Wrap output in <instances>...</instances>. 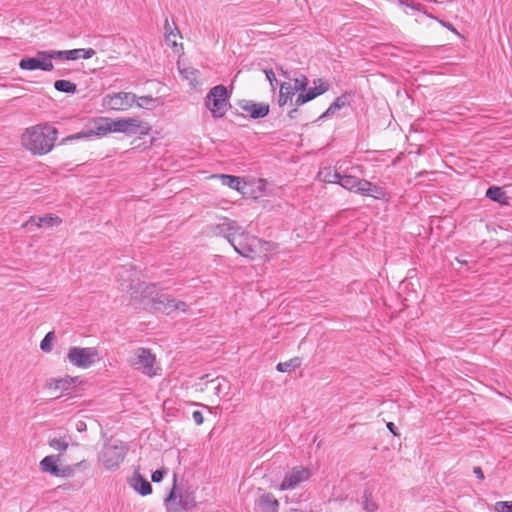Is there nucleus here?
I'll return each mask as SVG.
<instances>
[{
  "mask_svg": "<svg viewBox=\"0 0 512 512\" xmlns=\"http://www.w3.org/2000/svg\"><path fill=\"white\" fill-rule=\"evenodd\" d=\"M54 55L57 60L75 61L78 59H90L95 55V50L92 48H77L71 50H55Z\"/></svg>",
  "mask_w": 512,
  "mask_h": 512,
  "instance_id": "nucleus-16",
  "label": "nucleus"
},
{
  "mask_svg": "<svg viewBox=\"0 0 512 512\" xmlns=\"http://www.w3.org/2000/svg\"><path fill=\"white\" fill-rule=\"evenodd\" d=\"M174 300V298H170L168 295L160 294L152 299V307L154 310L164 314H171L173 307H175Z\"/></svg>",
  "mask_w": 512,
  "mask_h": 512,
  "instance_id": "nucleus-20",
  "label": "nucleus"
},
{
  "mask_svg": "<svg viewBox=\"0 0 512 512\" xmlns=\"http://www.w3.org/2000/svg\"><path fill=\"white\" fill-rule=\"evenodd\" d=\"M261 512H278L279 502L272 493H263L256 501Z\"/></svg>",
  "mask_w": 512,
  "mask_h": 512,
  "instance_id": "nucleus-19",
  "label": "nucleus"
},
{
  "mask_svg": "<svg viewBox=\"0 0 512 512\" xmlns=\"http://www.w3.org/2000/svg\"><path fill=\"white\" fill-rule=\"evenodd\" d=\"M372 493L369 489H365L362 495V507L366 512H375L378 509V505L372 501Z\"/></svg>",
  "mask_w": 512,
  "mask_h": 512,
  "instance_id": "nucleus-28",
  "label": "nucleus"
},
{
  "mask_svg": "<svg viewBox=\"0 0 512 512\" xmlns=\"http://www.w3.org/2000/svg\"><path fill=\"white\" fill-rule=\"evenodd\" d=\"M127 454V447L121 441H114L105 444L99 454V461L106 470L112 471L117 469L124 461Z\"/></svg>",
  "mask_w": 512,
  "mask_h": 512,
  "instance_id": "nucleus-2",
  "label": "nucleus"
},
{
  "mask_svg": "<svg viewBox=\"0 0 512 512\" xmlns=\"http://www.w3.org/2000/svg\"><path fill=\"white\" fill-rule=\"evenodd\" d=\"M457 261H458L460 264H467V261H466V260H463V259H460V258H457Z\"/></svg>",
  "mask_w": 512,
  "mask_h": 512,
  "instance_id": "nucleus-54",
  "label": "nucleus"
},
{
  "mask_svg": "<svg viewBox=\"0 0 512 512\" xmlns=\"http://www.w3.org/2000/svg\"><path fill=\"white\" fill-rule=\"evenodd\" d=\"M176 32H174L168 21L166 20V23H165V38H166V41L168 43H171L172 45L176 46V38L177 36L179 35V30L177 28H175Z\"/></svg>",
  "mask_w": 512,
  "mask_h": 512,
  "instance_id": "nucleus-35",
  "label": "nucleus"
},
{
  "mask_svg": "<svg viewBox=\"0 0 512 512\" xmlns=\"http://www.w3.org/2000/svg\"><path fill=\"white\" fill-rule=\"evenodd\" d=\"M242 230H244V228L236 221L224 218L222 222L215 226L214 234L223 236L229 243H231L232 238H236L240 233H242Z\"/></svg>",
  "mask_w": 512,
  "mask_h": 512,
  "instance_id": "nucleus-13",
  "label": "nucleus"
},
{
  "mask_svg": "<svg viewBox=\"0 0 512 512\" xmlns=\"http://www.w3.org/2000/svg\"><path fill=\"white\" fill-rule=\"evenodd\" d=\"M177 496L175 493V485L173 486L172 490L170 491L169 495L165 498V503L169 505L170 503L174 502L176 500Z\"/></svg>",
  "mask_w": 512,
  "mask_h": 512,
  "instance_id": "nucleus-45",
  "label": "nucleus"
},
{
  "mask_svg": "<svg viewBox=\"0 0 512 512\" xmlns=\"http://www.w3.org/2000/svg\"><path fill=\"white\" fill-rule=\"evenodd\" d=\"M473 473L476 475V477L479 479V480H483L484 479V474H483V471L481 469V467L479 466H475L473 468Z\"/></svg>",
  "mask_w": 512,
  "mask_h": 512,
  "instance_id": "nucleus-48",
  "label": "nucleus"
},
{
  "mask_svg": "<svg viewBox=\"0 0 512 512\" xmlns=\"http://www.w3.org/2000/svg\"><path fill=\"white\" fill-rule=\"evenodd\" d=\"M59 462L60 455H48L40 461L39 466L42 472L49 473L55 477H64L65 470L59 468Z\"/></svg>",
  "mask_w": 512,
  "mask_h": 512,
  "instance_id": "nucleus-17",
  "label": "nucleus"
},
{
  "mask_svg": "<svg viewBox=\"0 0 512 512\" xmlns=\"http://www.w3.org/2000/svg\"><path fill=\"white\" fill-rule=\"evenodd\" d=\"M54 88L61 93L74 94L77 91L75 83L69 80H56L54 82Z\"/></svg>",
  "mask_w": 512,
  "mask_h": 512,
  "instance_id": "nucleus-26",
  "label": "nucleus"
},
{
  "mask_svg": "<svg viewBox=\"0 0 512 512\" xmlns=\"http://www.w3.org/2000/svg\"><path fill=\"white\" fill-rule=\"evenodd\" d=\"M49 446L59 452V455L65 452L69 447V441L66 436L51 437L48 441Z\"/></svg>",
  "mask_w": 512,
  "mask_h": 512,
  "instance_id": "nucleus-24",
  "label": "nucleus"
},
{
  "mask_svg": "<svg viewBox=\"0 0 512 512\" xmlns=\"http://www.w3.org/2000/svg\"><path fill=\"white\" fill-rule=\"evenodd\" d=\"M301 364L299 358H293L285 362H280L277 364L276 369L279 372H291L292 370L299 367Z\"/></svg>",
  "mask_w": 512,
  "mask_h": 512,
  "instance_id": "nucleus-29",
  "label": "nucleus"
},
{
  "mask_svg": "<svg viewBox=\"0 0 512 512\" xmlns=\"http://www.w3.org/2000/svg\"><path fill=\"white\" fill-rule=\"evenodd\" d=\"M111 124L113 132L123 133L128 136L147 135L151 129L147 122L141 121L138 118L113 119Z\"/></svg>",
  "mask_w": 512,
  "mask_h": 512,
  "instance_id": "nucleus-6",
  "label": "nucleus"
},
{
  "mask_svg": "<svg viewBox=\"0 0 512 512\" xmlns=\"http://www.w3.org/2000/svg\"><path fill=\"white\" fill-rule=\"evenodd\" d=\"M166 474H167V470L165 468L157 469L156 471H154L152 473L151 480L154 483H159L163 480V478L165 477Z\"/></svg>",
  "mask_w": 512,
  "mask_h": 512,
  "instance_id": "nucleus-40",
  "label": "nucleus"
},
{
  "mask_svg": "<svg viewBox=\"0 0 512 512\" xmlns=\"http://www.w3.org/2000/svg\"><path fill=\"white\" fill-rule=\"evenodd\" d=\"M61 223V219L58 216H54L52 214L44 215V216H31L24 224L23 227L30 228L31 226L35 227H53L57 226Z\"/></svg>",
  "mask_w": 512,
  "mask_h": 512,
  "instance_id": "nucleus-18",
  "label": "nucleus"
},
{
  "mask_svg": "<svg viewBox=\"0 0 512 512\" xmlns=\"http://www.w3.org/2000/svg\"><path fill=\"white\" fill-rule=\"evenodd\" d=\"M297 113H298V110H297L296 108H295V109H292V110L289 112V117H290V118H295Z\"/></svg>",
  "mask_w": 512,
  "mask_h": 512,
  "instance_id": "nucleus-51",
  "label": "nucleus"
},
{
  "mask_svg": "<svg viewBox=\"0 0 512 512\" xmlns=\"http://www.w3.org/2000/svg\"><path fill=\"white\" fill-rule=\"evenodd\" d=\"M174 306L173 307V312L174 311H182V312H187L188 311V305L184 302V301H180V300H174Z\"/></svg>",
  "mask_w": 512,
  "mask_h": 512,
  "instance_id": "nucleus-43",
  "label": "nucleus"
},
{
  "mask_svg": "<svg viewBox=\"0 0 512 512\" xmlns=\"http://www.w3.org/2000/svg\"><path fill=\"white\" fill-rule=\"evenodd\" d=\"M239 107L253 119H261L269 114V105L265 103H255L251 100H241Z\"/></svg>",
  "mask_w": 512,
  "mask_h": 512,
  "instance_id": "nucleus-15",
  "label": "nucleus"
},
{
  "mask_svg": "<svg viewBox=\"0 0 512 512\" xmlns=\"http://www.w3.org/2000/svg\"><path fill=\"white\" fill-rule=\"evenodd\" d=\"M366 196H370L375 199H388L389 194L384 187L372 184V187H370L369 193Z\"/></svg>",
  "mask_w": 512,
  "mask_h": 512,
  "instance_id": "nucleus-31",
  "label": "nucleus"
},
{
  "mask_svg": "<svg viewBox=\"0 0 512 512\" xmlns=\"http://www.w3.org/2000/svg\"><path fill=\"white\" fill-rule=\"evenodd\" d=\"M192 418L197 425H201L204 421V417L201 411L196 410L192 414Z\"/></svg>",
  "mask_w": 512,
  "mask_h": 512,
  "instance_id": "nucleus-44",
  "label": "nucleus"
},
{
  "mask_svg": "<svg viewBox=\"0 0 512 512\" xmlns=\"http://www.w3.org/2000/svg\"><path fill=\"white\" fill-rule=\"evenodd\" d=\"M155 361V355L151 353L150 349L143 347H139L134 350L130 358L131 366L148 377L158 375V370L160 369L155 368Z\"/></svg>",
  "mask_w": 512,
  "mask_h": 512,
  "instance_id": "nucleus-4",
  "label": "nucleus"
},
{
  "mask_svg": "<svg viewBox=\"0 0 512 512\" xmlns=\"http://www.w3.org/2000/svg\"><path fill=\"white\" fill-rule=\"evenodd\" d=\"M308 79L306 76L301 75L294 79V86H292L294 91H305L308 85Z\"/></svg>",
  "mask_w": 512,
  "mask_h": 512,
  "instance_id": "nucleus-36",
  "label": "nucleus"
},
{
  "mask_svg": "<svg viewBox=\"0 0 512 512\" xmlns=\"http://www.w3.org/2000/svg\"><path fill=\"white\" fill-rule=\"evenodd\" d=\"M214 177L219 178L222 185L227 186L231 189H234L238 192H243V189L246 186V183L243 181V178L238 177V176L219 174V175H215Z\"/></svg>",
  "mask_w": 512,
  "mask_h": 512,
  "instance_id": "nucleus-22",
  "label": "nucleus"
},
{
  "mask_svg": "<svg viewBox=\"0 0 512 512\" xmlns=\"http://www.w3.org/2000/svg\"><path fill=\"white\" fill-rule=\"evenodd\" d=\"M130 485L142 496H147L152 493V485L150 482L137 472L132 477Z\"/></svg>",
  "mask_w": 512,
  "mask_h": 512,
  "instance_id": "nucleus-21",
  "label": "nucleus"
},
{
  "mask_svg": "<svg viewBox=\"0 0 512 512\" xmlns=\"http://www.w3.org/2000/svg\"><path fill=\"white\" fill-rule=\"evenodd\" d=\"M62 470H65V476L64 477L69 476L71 474V472H72V470L68 466L63 468Z\"/></svg>",
  "mask_w": 512,
  "mask_h": 512,
  "instance_id": "nucleus-53",
  "label": "nucleus"
},
{
  "mask_svg": "<svg viewBox=\"0 0 512 512\" xmlns=\"http://www.w3.org/2000/svg\"><path fill=\"white\" fill-rule=\"evenodd\" d=\"M136 101V95L132 92H118L107 94L103 98V105L111 110L126 111Z\"/></svg>",
  "mask_w": 512,
  "mask_h": 512,
  "instance_id": "nucleus-11",
  "label": "nucleus"
},
{
  "mask_svg": "<svg viewBox=\"0 0 512 512\" xmlns=\"http://www.w3.org/2000/svg\"><path fill=\"white\" fill-rule=\"evenodd\" d=\"M234 250L244 258L254 259L260 245V239L251 236L245 229L230 243Z\"/></svg>",
  "mask_w": 512,
  "mask_h": 512,
  "instance_id": "nucleus-7",
  "label": "nucleus"
},
{
  "mask_svg": "<svg viewBox=\"0 0 512 512\" xmlns=\"http://www.w3.org/2000/svg\"><path fill=\"white\" fill-rule=\"evenodd\" d=\"M122 270H125L127 272V270L124 267H120L119 271H122ZM118 275H121L120 272H117V276Z\"/></svg>",
  "mask_w": 512,
  "mask_h": 512,
  "instance_id": "nucleus-55",
  "label": "nucleus"
},
{
  "mask_svg": "<svg viewBox=\"0 0 512 512\" xmlns=\"http://www.w3.org/2000/svg\"><path fill=\"white\" fill-rule=\"evenodd\" d=\"M372 184L370 181L365 179H358L356 180L354 178V188H356V192L366 196L369 193L370 187H372Z\"/></svg>",
  "mask_w": 512,
  "mask_h": 512,
  "instance_id": "nucleus-32",
  "label": "nucleus"
},
{
  "mask_svg": "<svg viewBox=\"0 0 512 512\" xmlns=\"http://www.w3.org/2000/svg\"><path fill=\"white\" fill-rule=\"evenodd\" d=\"M156 101L157 99L151 96H136V101L134 104H136L137 107L149 109L155 106Z\"/></svg>",
  "mask_w": 512,
  "mask_h": 512,
  "instance_id": "nucleus-33",
  "label": "nucleus"
},
{
  "mask_svg": "<svg viewBox=\"0 0 512 512\" xmlns=\"http://www.w3.org/2000/svg\"><path fill=\"white\" fill-rule=\"evenodd\" d=\"M55 50H41L38 51L35 57H24L19 62V67L22 70L34 71H52L54 65L53 60H57L54 55Z\"/></svg>",
  "mask_w": 512,
  "mask_h": 512,
  "instance_id": "nucleus-5",
  "label": "nucleus"
},
{
  "mask_svg": "<svg viewBox=\"0 0 512 512\" xmlns=\"http://www.w3.org/2000/svg\"><path fill=\"white\" fill-rule=\"evenodd\" d=\"M400 4L411 8V2L409 0H399Z\"/></svg>",
  "mask_w": 512,
  "mask_h": 512,
  "instance_id": "nucleus-52",
  "label": "nucleus"
},
{
  "mask_svg": "<svg viewBox=\"0 0 512 512\" xmlns=\"http://www.w3.org/2000/svg\"><path fill=\"white\" fill-rule=\"evenodd\" d=\"M428 17L435 19L439 24H441L443 27L447 28L448 30L452 31L456 35H460L457 29L450 23L445 20L439 19L431 14H427Z\"/></svg>",
  "mask_w": 512,
  "mask_h": 512,
  "instance_id": "nucleus-39",
  "label": "nucleus"
},
{
  "mask_svg": "<svg viewBox=\"0 0 512 512\" xmlns=\"http://www.w3.org/2000/svg\"><path fill=\"white\" fill-rule=\"evenodd\" d=\"M411 9L413 10H416V11H420V12H423L424 14H428L425 10H424V6L420 3H414V2H411Z\"/></svg>",
  "mask_w": 512,
  "mask_h": 512,
  "instance_id": "nucleus-47",
  "label": "nucleus"
},
{
  "mask_svg": "<svg viewBox=\"0 0 512 512\" xmlns=\"http://www.w3.org/2000/svg\"><path fill=\"white\" fill-rule=\"evenodd\" d=\"M314 84H317L314 88H309V89L306 88L305 91H302L301 93H299L297 95V98L295 100L296 106L303 105V104L315 99L319 95H322L323 93H325L329 88V84L327 82L323 81L322 79H318L317 81H314Z\"/></svg>",
  "mask_w": 512,
  "mask_h": 512,
  "instance_id": "nucleus-14",
  "label": "nucleus"
},
{
  "mask_svg": "<svg viewBox=\"0 0 512 512\" xmlns=\"http://www.w3.org/2000/svg\"><path fill=\"white\" fill-rule=\"evenodd\" d=\"M496 512H512V501H498L494 505Z\"/></svg>",
  "mask_w": 512,
  "mask_h": 512,
  "instance_id": "nucleus-37",
  "label": "nucleus"
},
{
  "mask_svg": "<svg viewBox=\"0 0 512 512\" xmlns=\"http://www.w3.org/2000/svg\"><path fill=\"white\" fill-rule=\"evenodd\" d=\"M294 93L295 91L293 90L292 85L290 83H281L280 94L278 99L279 106H284L288 102V100L292 98Z\"/></svg>",
  "mask_w": 512,
  "mask_h": 512,
  "instance_id": "nucleus-25",
  "label": "nucleus"
},
{
  "mask_svg": "<svg viewBox=\"0 0 512 512\" xmlns=\"http://www.w3.org/2000/svg\"><path fill=\"white\" fill-rule=\"evenodd\" d=\"M311 477V471L304 466L293 467L282 480L279 489L291 490L296 488L303 482H306Z\"/></svg>",
  "mask_w": 512,
  "mask_h": 512,
  "instance_id": "nucleus-12",
  "label": "nucleus"
},
{
  "mask_svg": "<svg viewBox=\"0 0 512 512\" xmlns=\"http://www.w3.org/2000/svg\"><path fill=\"white\" fill-rule=\"evenodd\" d=\"M76 428H77V431L82 432V431L86 430V424L83 421H79L77 423Z\"/></svg>",
  "mask_w": 512,
  "mask_h": 512,
  "instance_id": "nucleus-50",
  "label": "nucleus"
},
{
  "mask_svg": "<svg viewBox=\"0 0 512 512\" xmlns=\"http://www.w3.org/2000/svg\"><path fill=\"white\" fill-rule=\"evenodd\" d=\"M212 385H213V389L215 391V394L220 396L221 392H222V384L220 382H218V380H212L210 382Z\"/></svg>",
  "mask_w": 512,
  "mask_h": 512,
  "instance_id": "nucleus-46",
  "label": "nucleus"
},
{
  "mask_svg": "<svg viewBox=\"0 0 512 512\" xmlns=\"http://www.w3.org/2000/svg\"><path fill=\"white\" fill-rule=\"evenodd\" d=\"M53 337V332H48L42 341L40 342V348L41 350L45 352H49L51 350V341Z\"/></svg>",
  "mask_w": 512,
  "mask_h": 512,
  "instance_id": "nucleus-38",
  "label": "nucleus"
},
{
  "mask_svg": "<svg viewBox=\"0 0 512 512\" xmlns=\"http://www.w3.org/2000/svg\"><path fill=\"white\" fill-rule=\"evenodd\" d=\"M113 119L108 117H100L95 121V126L93 129H90L87 132H78L72 135L67 136L62 140V143H67L73 140L85 139L90 136H105L108 133H112V123Z\"/></svg>",
  "mask_w": 512,
  "mask_h": 512,
  "instance_id": "nucleus-9",
  "label": "nucleus"
},
{
  "mask_svg": "<svg viewBox=\"0 0 512 512\" xmlns=\"http://www.w3.org/2000/svg\"><path fill=\"white\" fill-rule=\"evenodd\" d=\"M386 427L388 428V430L394 435V436H399L398 432H397V427L395 426V424L393 422H388L386 424Z\"/></svg>",
  "mask_w": 512,
  "mask_h": 512,
  "instance_id": "nucleus-49",
  "label": "nucleus"
},
{
  "mask_svg": "<svg viewBox=\"0 0 512 512\" xmlns=\"http://www.w3.org/2000/svg\"><path fill=\"white\" fill-rule=\"evenodd\" d=\"M181 74L184 76V78L186 80H188L190 82V84L193 87H196L199 84V81H198L199 75H200L199 70L194 69V68H186V69L181 70Z\"/></svg>",
  "mask_w": 512,
  "mask_h": 512,
  "instance_id": "nucleus-30",
  "label": "nucleus"
},
{
  "mask_svg": "<svg viewBox=\"0 0 512 512\" xmlns=\"http://www.w3.org/2000/svg\"><path fill=\"white\" fill-rule=\"evenodd\" d=\"M343 105L344 102L341 100V98H337L336 101L333 104H331L330 107L326 110L324 116L335 113V111L340 109Z\"/></svg>",
  "mask_w": 512,
  "mask_h": 512,
  "instance_id": "nucleus-41",
  "label": "nucleus"
},
{
  "mask_svg": "<svg viewBox=\"0 0 512 512\" xmlns=\"http://www.w3.org/2000/svg\"><path fill=\"white\" fill-rule=\"evenodd\" d=\"M98 352L96 348L93 347H77L73 346L69 349L67 354L68 361L78 368L87 369L89 368L97 359Z\"/></svg>",
  "mask_w": 512,
  "mask_h": 512,
  "instance_id": "nucleus-8",
  "label": "nucleus"
},
{
  "mask_svg": "<svg viewBox=\"0 0 512 512\" xmlns=\"http://www.w3.org/2000/svg\"><path fill=\"white\" fill-rule=\"evenodd\" d=\"M265 75L271 87L274 89L275 86L278 84L275 73L272 70H265Z\"/></svg>",
  "mask_w": 512,
  "mask_h": 512,
  "instance_id": "nucleus-42",
  "label": "nucleus"
},
{
  "mask_svg": "<svg viewBox=\"0 0 512 512\" xmlns=\"http://www.w3.org/2000/svg\"><path fill=\"white\" fill-rule=\"evenodd\" d=\"M72 383H73V379L67 377V378H60V379H52L49 382L48 386L51 389L67 391L70 389Z\"/></svg>",
  "mask_w": 512,
  "mask_h": 512,
  "instance_id": "nucleus-27",
  "label": "nucleus"
},
{
  "mask_svg": "<svg viewBox=\"0 0 512 512\" xmlns=\"http://www.w3.org/2000/svg\"><path fill=\"white\" fill-rule=\"evenodd\" d=\"M57 136L58 130L44 123L27 128L22 134L21 141L34 155H44L53 149Z\"/></svg>",
  "mask_w": 512,
  "mask_h": 512,
  "instance_id": "nucleus-1",
  "label": "nucleus"
},
{
  "mask_svg": "<svg viewBox=\"0 0 512 512\" xmlns=\"http://www.w3.org/2000/svg\"><path fill=\"white\" fill-rule=\"evenodd\" d=\"M319 178L324 182L339 184L349 191L352 190V175L343 170L342 164L334 169L324 168L319 172Z\"/></svg>",
  "mask_w": 512,
  "mask_h": 512,
  "instance_id": "nucleus-10",
  "label": "nucleus"
},
{
  "mask_svg": "<svg viewBox=\"0 0 512 512\" xmlns=\"http://www.w3.org/2000/svg\"><path fill=\"white\" fill-rule=\"evenodd\" d=\"M486 197L500 204H508V197L501 187L491 186L486 190Z\"/></svg>",
  "mask_w": 512,
  "mask_h": 512,
  "instance_id": "nucleus-23",
  "label": "nucleus"
},
{
  "mask_svg": "<svg viewBox=\"0 0 512 512\" xmlns=\"http://www.w3.org/2000/svg\"><path fill=\"white\" fill-rule=\"evenodd\" d=\"M178 503L184 510H189L195 506V500L189 493L180 494Z\"/></svg>",
  "mask_w": 512,
  "mask_h": 512,
  "instance_id": "nucleus-34",
  "label": "nucleus"
},
{
  "mask_svg": "<svg viewBox=\"0 0 512 512\" xmlns=\"http://www.w3.org/2000/svg\"><path fill=\"white\" fill-rule=\"evenodd\" d=\"M229 93L224 85H216L210 89L206 98L205 106L210 110L214 118H222L227 110Z\"/></svg>",
  "mask_w": 512,
  "mask_h": 512,
  "instance_id": "nucleus-3",
  "label": "nucleus"
}]
</instances>
